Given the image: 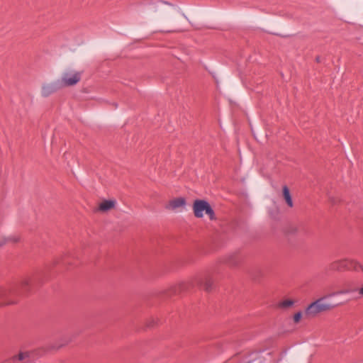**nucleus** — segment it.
I'll list each match as a JSON object with an SVG mask.
<instances>
[{"mask_svg":"<svg viewBox=\"0 0 363 363\" xmlns=\"http://www.w3.org/2000/svg\"><path fill=\"white\" fill-rule=\"evenodd\" d=\"M315 62H318V63H320L321 62V59H320V56H317L315 57Z\"/></svg>","mask_w":363,"mask_h":363,"instance_id":"obj_18","label":"nucleus"},{"mask_svg":"<svg viewBox=\"0 0 363 363\" xmlns=\"http://www.w3.org/2000/svg\"><path fill=\"white\" fill-rule=\"evenodd\" d=\"M194 281L198 285L203 284L206 291L211 290L213 284L212 279L208 276L196 277L194 279Z\"/></svg>","mask_w":363,"mask_h":363,"instance_id":"obj_6","label":"nucleus"},{"mask_svg":"<svg viewBox=\"0 0 363 363\" xmlns=\"http://www.w3.org/2000/svg\"><path fill=\"white\" fill-rule=\"evenodd\" d=\"M295 301L292 299H285L276 303L275 308L277 309L286 311L294 306Z\"/></svg>","mask_w":363,"mask_h":363,"instance_id":"obj_10","label":"nucleus"},{"mask_svg":"<svg viewBox=\"0 0 363 363\" xmlns=\"http://www.w3.org/2000/svg\"><path fill=\"white\" fill-rule=\"evenodd\" d=\"M186 201L184 197L174 198L166 204L165 208L169 211H175L179 208H183L186 206Z\"/></svg>","mask_w":363,"mask_h":363,"instance_id":"obj_5","label":"nucleus"},{"mask_svg":"<svg viewBox=\"0 0 363 363\" xmlns=\"http://www.w3.org/2000/svg\"><path fill=\"white\" fill-rule=\"evenodd\" d=\"M308 281H305L304 283L303 284H301L299 286H298V288H299V290L303 292V293H305L308 291Z\"/></svg>","mask_w":363,"mask_h":363,"instance_id":"obj_13","label":"nucleus"},{"mask_svg":"<svg viewBox=\"0 0 363 363\" xmlns=\"http://www.w3.org/2000/svg\"><path fill=\"white\" fill-rule=\"evenodd\" d=\"M359 294L363 296V286L359 289Z\"/></svg>","mask_w":363,"mask_h":363,"instance_id":"obj_19","label":"nucleus"},{"mask_svg":"<svg viewBox=\"0 0 363 363\" xmlns=\"http://www.w3.org/2000/svg\"><path fill=\"white\" fill-rule=\"evenodd\" d=\"M347 290H340L330 293L323 297L318 298L315 301L311 303L305 310L304 315L307 318L315 317L320 313L329 311L333 308V306L323 303L325 298L334 296L338 294H343L347 293Z\"/></svg>","mask_w":363,"mask_h":363,"instance_id":"obj_1","label":"nucleus"},{"mask_svg":"<svg viewBox=\"0 0 363 363\" xmlns=\"http://www.w3.org/2000/svg\"><path fill=\"white\" fill-rule=\"evenodd\" d=\"M31 283H32V279L29 277H26L21 279V281L20 282V286L23 290L26 291L28 289Z\"/></svg>","mask_w":363,"mask_h":363,"instance_id":"obj_12","label":"nucleus"},{"mask_svg":"<svg viewBox=\"0 0 363 363\" xmlns=\"http://www.w3.org/2000/svg\"><path fill=\"white\" fill-rule=\"evenodd\" d=\"M293 318L295 320V314L293 315Z\"/></svg>","mask_w":363,"mask_h":363,"instance_id":"obj_21","label":"nucleus"},{"mask_svg":"<svg viewBox=\"0 0 363 363\" xmlns=\"http://www.w3.org/2000/svg\"><path fill=\"white\" fill-rule=\"evenodd\" d=\"M284 233H285V235H286V236H289V231L285 230V231H284Z\"/></svg>","mask_w":363,"mask_h":363,"instance_id":"obj_20","label":"nucleus"},{"mask_svg":"<svg viewBox=\"0 0 363 363\" xmlns=\"http://www.w3.org/2000/svg\"><path fill=\"white\" fill-rule=\"evenodd\" d=\"M224 262L230 267H235L241 264L242 258L237 254H232L225 257Z\"/></svg>","mask_w":363,"mask_h":363,"instance_id":"obj_9","label":"nucleus"},{"mask_svg":"<svg viewBox=\"0 0 363 363\" xmlns=\"http://www.w3.org/2000/svg\"><path fill=\"white\" fill-rule=\"evenodd\" d=\"M330 201L333 205H335L337 201H339V200L337 198L330 197Z\"/></svg>","mask_w":363,"mask_h":363,"instance_id":"obj_15","label":"nucleus"},{"mask_svg":"<svg viewBox=\"0 0 363 363\" xmlns=\"http://www.w3.org/2000/svg\"><path fill=\"white\" fill-rule=\"evenodd\" d=\"M59 89L61 88L57 84V82L52 84H43L41 89V94L43 97H48L56 92Z\"/></svg>","mask_w":363,"mask_h":363,"instance_id":"obj_7","label":"nucleus"},{"mask_svg":"<svg viewBox=\"0 0 363 363\" xmlns=\"http://www.w3.org/2000/svg\"><path fill=\"white\" fill-rule=\"evenodd\" d=\"M303 316L305 317L304 313H302L301 311H296V323L299 322Z\"/></svg>","mask_w":363,"mask_h":363,"instance_id":"obj_14","label":"nucleus"},{"mask_svg":"<svg viewBox=\"0 0 363 363\" xmlns=\"http://www.w3.org/2000/svg\"><path fill=\"white\" fill-rule=\"evenodd\" d=\"M6 292L4 289L0 290V297H4L6 295Z\"/></svg>","mask_w":363,"mask_h":363,"instance_id":"obj_17","label":"nucleus"},{"mask_svg":"<svg viewBox=\"0 0 363 363\" xmlns=\"http://www.w3.org/2000/svg\"><path fill=\"white\" fill-rule=\"evenodd\" d=\"M115 200H104L98 206V208L95 211L96 212L106 213L116 207Z\"/></svg>","mask_w":363,"mask_h":363,"instance_id":"obj_8","label":"nucleus"},{"mask_svg":"<svg viewBox=\"0 0 363 363\" xmlns=\"http://www.w3.org/2000/svg\"><path fill=\"white\" fill-rule=\"evenodd\" d=\"M248 363H250V362H248Z\"/></svg>","mask_w":363,"mask_h":363,"instance_id":"obj_22","label":"nucleus"},{"mask_svg":"<svg viewBox=\"0 0 363 363\" xmlns=\"http://www.w3.org/2000/svg\"><path fill=\"white\" fill-rule=\"evenodd\" d=\"M283 195H284V199H285L286 203L288 204V206L289 207H292L293 206L292 199H291V194L289 192V189L288 186L286 185L283 186Z\"/></svg>","mask_w":363,"mask_h":363,"instance_id":"obj_11","label":"nucleus"},{"mask_svg":"<svg viewBox=\"0 0 363 363\" xmlns=\"http://www.w3.org/2000/svg\"><path fill=\"white\" fill-rule=\"evenodd\" d=\"M327 270L328 271H337V272H343V271H359L361 270L363 272V266L360 264L358 262L354 259H338L331 262L327 267Z\"/></svg>","mask_w":363,"mask_h":363,"instance_id":"obj_2","label":"nucleus"},{"mask_svg":"<svg viewBox=\"0 0 363 363\" xmlns=\"http://www.w3.org/2000/svg\"><path fill=\"white\" fill-rule=\"evenodd\" d=\"M24 358H25V354H24L23 353L21 352V353H19V354H18V360L21 361V360H23Z\"/></svg>","mask_w":363,"mask_h":363,"instance_id":"obj_16","label":"nucleus"},{"mask_svg":"<svg viewBox=\"0 0 363 363\" xmlns=\"http://www.w3.org/2000/svg\"><path fill=\"white\" fill-rule=\"evenodd\" d=\"M193 211L196 218H203V212H205L208 216L210 220H214L216 219L213 209L206 200H195L193 203Z\"/></svg>","mask_w":363,"mask_h":363,"instance_id":"obj_3","label":"nucleus"},{"mask_svg":"<svg viewBox=\"0 0 363 363\" xmlns=\"http://www.w3.org/2000/svg\"><path fill=\"white\" fill-rule=\"evenodd\" d=\"M82 72L69 70L64 72L61 78L57 81L59 87H69L77 84L82 79Z\"/></svg>","mask_w":363,"mask_h":363,"instance_id":"obj_4","label":"nucleus"}]
</instances>
